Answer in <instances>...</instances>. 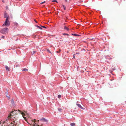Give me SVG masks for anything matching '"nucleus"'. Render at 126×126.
Here are the masks:
<instances>
[{"instance_id": "f257e3e1", "label": "nucleus", "mask_w": 126, "mask_h": 126, "mask_svg": "<svg viewBox=\"0 0 126 126\" xmlns=\"http://www.w3.org/2000/svg\"><path fill=\"white\" fill-rule=\"evenodd\" d=\"M17 110H14L12 111L10 114V115L8 116L7 118L6 119V120L5 121V123H7L8 121L10 120V118H13L15 117V116H17L16 115L17 114Z\"/></svg>"}, {"instance_id": "f03ea898", "label": "nucleus", "mask_w": 126, "mask_h": 126, "mask_svg": "<svg viewBox=\"0 0 126 126\" xmlns=\"http://www.w3.org/2000/svg\"><path fill=\"white\" fill-rule=\"evenodd\" d=\"M18 117L17 116H15V117L13 118H10V120L12 121L10 124V125L11 126H18V122L17 121Z\"/></svg>"}, {"instance_id": "7ed1b4c3", "label": "nucleus", "mask_w": 126, "mask_h": 126, "mask_svg": "<svg viewBox=\"0 0 126 126\" xmlns=\"http://www.w3.org/2000/svg\"><path fill=\"white\" fill-rule=\"evenodd\" d=\"M9 18H6L5 22L3 24V26H8L10 25V23L9 22Z\"/></svg>"}, {"instance_id": "20e7f679", "label": "nucleus", "mask_w": 126, "mask_h": 126, "mask_svg": "<svg viewBox=\"0 0 126 126\" xmlns=\"http://www.w3.org/2000/svg\"><path fill=\"white\" fill-rule=\"evenodd\" d=\"M8 28H4L0 31L1 33L3 34H6L7 33Z\"/></svg>"}, {"instance_id": "39448f33", "label": "nucleus", "mask_w": 126, "mask_h": 126, "mask_svg": "<svg viewBox=\"0 0 126 126\" xmlns=\"http://www.w3.org/2000/svg\"><path fill=\"white\" fill-rule=\"evenodd\" d=\"M34 121L32 120V121L31 123V124L32 125V126H35L36 123H35V122L36 121V120L35 119H34Z\"/></svg>"}, {"instance_id": "423d86ee", "label": "nucleus", "mask_w": 126, "mask_h": 126, "mask_svg": "<svg viewBox=\"0 0 126 126\" xmlns=\"http://www.w3.org/2000/svg\"><path fill=\"white\" fill-rule=\"evenodd\" d=\"M4 17L5 18H9V17L8 16V15L6 13V12H5L4 13Z\"/></svg>"}, {"instance_id": "0eeeda50", "label": "nucleus", "mask_w": 126, "mask_h": 126, "mask_svg": "<svg viewBox=\"0 0 126 126\" xmlns=\"http://www.w3.org/2000/svg\"><path fill=\"white\" fill-rule=\"evenodd\" d=\"M6 96L8 98L10 99V96L8 94V91L6 92Z\"/></svg>"}, {"instance_id": "6e6552de", "label": "nucleus", "mask_w": 126, "mask_h": 126, "mask_svg": "<svg viewBox=\"0 0 126 126\" xmlns=\"http://www.w3.org/2000/svg\"><path fill=\"white\" fill-rule=\"evenodd\" d=\"M40 120L41 121H43V122H46V123H47L48 122V120H47L45 118H42V119H41Z\"/></svg>"}, {"instance_id": "1a4fd4ad", "label": "nucleus", "mask_w": 126, "mask_h": 126, "mask_svg": "<svg viewBox=\"0 0 126 126\" xmlns=\"http://www.w3.org/2000/svg\"><path fill=\"white\" fill-rule=\"evenodd\" d=\"M24 112H25L24 113V112H21V114L22 115V116L23 117L24 119L26 121L27 120L26 119V118L25 117H24V116L25 115V112L24 111Z\"/></svg>"}, {"instance_id": "9d476101", "label": "nucleus", "mask_w": 126, "mask_h": 126, "mask_svg": "<svg viewBox=\"0 0 126 126\" xmlns=\"http://www.w3.org/2000/svg\"><path fill=\"white\" fill-rule=\"evenodd\" d=\"M76 105L78 107H79L80 109H84V108L82 107L80 104H76Z\"/></svg>"}, {"instance_id": "9b49d317", "label": "nucleus", "mask_w": 126, "mask_h": 126, "mask_svg": "<svg viewBox=\"0 0 126 126\" xmlns=\"http://www.w3.org/2000/svg\"><path fill=\"white\" fill-rule=\"evenodd\" d=\"M64 30L67 31H69V28L67 27L66 26H64Z\"/></svg>"}, {"instance_id": "f8f14e48", "label": "nucleus", "mask_w": 126, "mask_h": 126, "mask_svg": "<svg viewBox=\"0 0 126 126\" xmlns=\"http://www.w3.org/2000/svg\"><path fill=\"white\" fill-rule=\"evenodd\" d=\"M5 67L6 69V70H8V71H9V67L7 66H5Z\"/></svg>"}, {"instance_id": "ddd939ff", "label": "nucleus", "mask_w": 126, "mask_h": 126, "mask_svg": "<svg viewBox=\"0 0 126 126\" xmlns=\"http://www.w3.org/2000/svg\"><path fill=\"white\" fill-rule=\"evenodd\" d=\"M70 125L72 126H74L75 125V123H71Z\"/></svg>"}, {"instance_id": "4468645a", "label": "nucleus", "mask_w": 126, "mask_h": 126, "mask_svg": "<svg viewBox=\"0 0 126 126\" xmlns=\"http://www.w3.org/2000/svg\"><path fill=\"white\" fill-rule=\"evenodd\" d=\"M36 26L37 27V28H39V29H42V28H41L40 27V26H37H37Z\"/></svg>"}, {"instance_id": "2eb2a0df", "label": "nucleus", "mask_w": 126, "mask_h": 126, "mask_svg": "<svg viewBox=\"0 0 126 126\" xmlns=\"http://www.w3.org/2000/svg\"><path fill=\"white\" fill-rule=\"evenodd\" d=\"M12 103L13 104L14 103V101L13 99H12L11 101Z\"/></svg>"}, {"instance_id": "dca6fc26", "label": "nucleus", "mask_w": 126, "mask_h": 126, "mask_svg": "<svg viewBox=\"0 0 126 126\" xmlns=\"http://www.w3.org/2000/svg\"><path fill=\"white\" fill-rule=\"evenodd\" d=\"M63 6L64 8V10H65L66 9V7L64 6V5H63Z\"/></svg>"}, {"instance_id": "f3484780", "label": "nucleus", "mask_w": 126, "mask_h": 126, "mask_svg": "<svg viewBox=\"0 0 126 126\" xmlns=\"http://www.w3.org/2000/svg\"><path fill=\"white\" fill-rule=\"evenodd\" d=\"M63 35H69L68 34H67V33H63Z\"/></svg>"}, {"instance_id": "a211bd4d", "label": "nucleus", "mask_w": 126, "mask_h": 126, "mask_svg": "<svg viewBox=\"0 0 126 126\" xmlns=\"http://www.w3.org/2000/svg\"><path fill=\"white\" fill-rule=\"evenodd\" d=\"M28 70L26 68H24L23 70V71H27Z\"/></svg>"}, {"instance_id": "6ab92c4d", "label": "nucleus", "mask_w": 126, "mask_h": 126, "mask_svg": "<svg viewBox=\"0 0 126 126\" xmlns=\"http://www.w3.org/2000/svg\"><path fill=\"white\" fill-rule=\"evenodd\" d=\"M58 97L59 98H60V97H61V95H58Z\"/></svg>"}, {"instance_id": "aec40b11", "label": "nucleus", "mask_w": 126, "mask_h": 126, "mask_svg": "<svg viewBox=\"0 0 126 126\" xmlns=\"http://www.w3.org/2000/svg\"><path fill=\"white\" fill-rule=\"evenodd\" d=\"M60 51H61V50L60 49H59V51H56V52L57 53H60Z\"/></svg>"}, {"instance_id": "412c9836", "label": "nucleus", "mask_w": 126, "mask_h": 126, "mask_svg": "<svg viewBox=\"0 0 126 126\" xmlns=\"http://www.w3.org/2000/svg\"><path fill=\"white\" fill-rule=\"evenodd\" d=\"M52 2H57V0H52Z\"/></svg>"}, {"instance_id": "4be33fe9", "label": "nucleus", "mask_w": 126, "mask_h": 126, "mask_svg": "<svg viewBox=\"0 0 126 126\" xmlns=\"http://www.w3.org/2000/svg\"><path fill=\"white\" fill-rule=\"evenodd\" d=\"M41 26V27H42L43 28H46V29L47 28V27H45V26Z\"/></svg>"}, {"instance_id": "5701e85b", "label": "nucleus", "mask_w": 126, "mask_h": 126, "mask_svg": "<svg viewBox=\"0 0 126 126\" xmlns=\"http://www.w3.org/2000/svg\"><path fill=\"white\" fill-rule=\"evenodd\" d=\"M58 110L59 111H61V110H62V109L60 108H58Z\"/></svg>"}, {"instance_id": "b1692460", "label": "nucleus", "mask_w": 126, "mask_h": 126, "mask_svg": "<svg viewBox=\"0 0 126 126\" xmlns=\"http://www.w3.org/2000/svg\"><path fill=\"white\" fill-rule=\"evenodd\" d=\"M72 34V35H75V36H76L77 35V34Z\"/></svg>"}, {"instance_id": "393cba45", "label": "nucleus", "mask_w": 126, "mask_h": 126, "mask_svg": "<svg viewBox=\"0 0 126 126\" xmlns=\"http://www.w3.org/2000/svg\"><path fill=\"white\" fill-rule=\"evenodd\" d=\"M45 2V1H44L43 2H41V4H43Z\"/></svg>"}, {"instance_id": "a878e982", "label": "nucleus", "mask_w": 126, "mask_h": 126, "mask_svg": "<svg viewBox=\"0 0 126 126\" xmlns=\"http://www.w3.org/2000/svg\"><path fill=\"white\" fill-rule=\"evenodd\" d=\"M79 54V52H78V53H76V54Z\"/></svg>"}, {"instance_id": "bb28decb", "label": "nucleus", "mask_w": 126, "mask_h": 126, "mask_svg": "<svg viewBox=\"0 0 126 126\" xmlns=\"http://www.w3.org/2000/svg\"><path fill=\"white\" fill-rule=\"evenodd\" d=\"M4 37H4V36H3L2 37H1V38H4Z\"/></svg>"}, {"instance_id": "cd10ccee", "label": "nucleus", "mask_w": 126, "mask_h": 126, "mask_svg": "<svg viewBox=\"0 0 126 126\" xmlns=\"http://www.w3.org/2000/svg\"><path fill=\"white\" fill-rule=\"evenodd\" d=\"M48 51L49 53H51V52H50V51L49 50H47Z\"/></svg>"}, {"instance_id": "c85d7f7f", "label": "nucleus", "mask_w": 126, "mask_h": 126, "mask_svg": "<svg viewBox=\"0 0 126 126\" xmlns=\"http://www.w3.org/2000/svg\"><path fill=\"white\" fill-rule=\"evenodd\" d=\"M34 21L36 22L37 23V22L36 21V20L35 19L34 20Z\"/></svg>"}, {"instance_id": "c756f323", "label": "nucleus", "mask_w": 126, "mask_h": 126, "mask_svg": "<svg viewBox=\"0 0 126 126\" xmlns=\"http://www.w3.org/2000/svg\"><path fill=\"white\" fill-rule=\"evenodd\" d=\"M75 58V54H74L73 55V58Z\"/></svg>"}, {"instance_id": "7c9ffc66", "label": "nucleus", "mask_w": 126, "mask_h": 126, "mask_svg": "<svg viewBox=\"0 0 126 126\" xmlns=\"http://www.w3.org/2000/svg\"><path fill=\"white\" fill-rule=\"evenodd\" d=\"M33 52H34V53H35V51H33Z\"/></svg>"}, {"instance_id": "2f4dec72", "label": "nucleus", "mask_w": 126, "mask_h": 126, "mask_svg": "<svg viewBox=\"0 0 126 126\" xmlns=\"http://www.w3.org/2000/svg\"><path fill=\"white\" fill-rule=\"evenodd\" d=\"M18 111H20V112H21V111H20V110H18Z\"/></svg>"}, {"instance_id": "473e14b6", "label": "nucleus", "mask_w": 126, "mask_h": 126, "mask_svg": "<svg viewBox=\"0 0 126 126\" xmlns=\"http://www.w3.org/2000/svg\"><path fill=\"white\" fill-rule=\"evenodd\" d=\"M16 67H17V66H16Z\"/></svg>"}, {"instance_id": "72a5a7b5", "label": "nucleus", "mask_w": 126, "mask_h": 126, "mask_svg": "<svg viewBox=\"0 0 126 126\" xmlns=\"http://www.w3.org/2000/svg\"><path fill=\"white\" fill-rule=\"evenodd\" d=\"M65 0V1H67V0Z\"/></svg>"}, {"instance_id": "f704fd0d", "label": "nucleus", "mask_w": 126, "mask_h": 126, "mask_svg": "<svg viewBox=\"0 0 126 126\" xmlns=\"http://www.w3.org/2000/svg\"><path fill=\"white\" fill-rule=\"evenodd\" d=\"M39 121V120H38V121H37L38 122V121Z\"/></svg>"}]
</instances>
